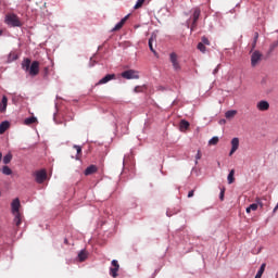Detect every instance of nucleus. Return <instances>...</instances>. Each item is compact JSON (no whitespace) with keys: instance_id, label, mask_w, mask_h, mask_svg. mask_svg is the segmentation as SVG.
Segmentation results:
<instances>
[{"instance_id":"f257e3e1","label":"nucleus","mask_w":278,"mask_h":278,"mask_svg":"<svg viewBox=\"0 0 278 278\" xmlns=\"http://www.w3.org/2000/svg\"><path fill=\"white\" fill-rule=\"evenodd\" d=\"M5 25L9 27H23V22H21V17L14 13H8L4 17Z\"/></svg>"},{"instance_id":"f03ea898","label":"nucleus","mask_w":278,"mask_h":278,"mask_svg":"<svg viewBox=\"0 0 278 278\" xmlns=\"http://www.w3.org/2000/svg\"><path fill=\"white\" fill-rule=\"evenodd\" d=\"M169 61L172 63L174 71H176V73H179V71H181V64H179V59L177 56V53L172 52L169 54Z\"/></svg>"},{"instance_id":"7ed1b4c3","label":"nucleus","mask_w":278,"mask_h":278,"mask_svg":"<svg viewBox=\"0 0 278 278\" xmlns=\"http://www.w3.org/2000/svg\"><path fill=\"white\" fill-rule=\"evenodd\" d=\"M27 73L30 75V77H36V75L40 73V62L38 61L31 62Z\"/></svg>"},{"instance_id":"20e7f679","label":"nucleus","mask_w":278,"mask_h":278,"mask_svg":"<svg viewBox=\"0 0 278 278\" xmlns=\"http://www.w3.org/2000/svg\"><path fill=\"white\" fill-rule=\"evenodd\" d=\"M118 270H121V265L118 264V261L113 260L111 262V267H110V275L113 278L118 277Z\"/></svg>"},{"instance_id":"39448f33","label":"nucleus","mask_w":278,"mask_h":278,"mask_svg":"<svg viewBox=\"0 0 278 278\" xmlns=\"http://www.w3.org/2000/svg\"><path fill=\"white\" fill-rule=\"evenodd\" d=\"M35 180L37 184H45L47 181V170L40 169L35 173Z\"/></svg>"},{"instance_id":"423d86ee","label":"nucleus","mask_w":278,"mask_h":278,"mask_svg":"<svg viewBox=\"0 0 278 278\" xmlns=\"http://www.w3.org/2000/svg\"><path fill=\"white\" fill-rule=\"evenodd\" d=\"M200 16H201V9L195 8L192 15L191 31H194V29H197V22L199 21Z\"/></svg>"},{"instance_id":"0eeeda50","label":"nucleus","mask_w":278,"mask_h":278,"mask_svg":"<svg viewBox=\"0 0 278 278\" xmlns=\"http://www.w3.org/2000/svg\"><path fill=\"white\" fill-rule=\"evenodd\" d=\"M261 61H262V54L257 50L254 51L251 55V65L255 67L257 66V64H260Z\"/></svg>"},{"instance_id":"6e6552de","label":"nucleus","mask_w":278,"mask_h":278,"mask_svg":"<svg viewBox=\"0 0 278 278\" xmlns=\"http://www.w3.org/2000/svg\"><path fill=\"white\" fill-rule=\"evenodd\" d=\"M122 77L124 79H138V73L134 70H128L122 73Z\"/></svg>"},{"instance_id":"1a4fd4ad","label":"nucleus","mask_w":278,"mask_h":278,"mask_svg":"<svg viewBox=\"0 0 278 278\" xmlns=\"http://www.w3.org/2000/svg\"><path fill=\"white\" fill-rule=\"evenodd\" d=\"M256 109L260 112H268V110H270V103H268V101L266 100H261L260 102H257Z\"/></svg>"},{"instance_id":"9d476101","label":"nucleus","mask_w":278,"mask_h":278,"mask_svg":"<svg viewBox=\"0 0 278 278\" xmlns=\"http://www.w3.org/2000/svg\"><path fill=\"white\" fill-rule=\"evenodd\" d=\"M12 214H21V200L18 198L14 199L11 203Z\"/></svg>"},{"instance_id":"9b49d317","label":"nucleus","mask_w":278,"mask_h":278,"mask_svg":"<svg viewBox=\"0 0 278 278\" xmlns=\"http://www.w3.org/2000/svg\"><path fill=\"white\" fill-rule=\"evenodd\" d=\"M239 147H240V139H238L237 137L232 138L231 150L229 152V155L230 156L233 155L238 151Z\"/></svg>"},{"instance_id":"f8f14e48","label":"nucleus","mask_w":278,"mask_h":278,"mask_svg":"<svg viewBox=\"0 0 278 278\" xmlns=\"http://www.w3.org/2000/svg\"><path fill=\"white\" fill-rule=\"evenodd\" d=\"M112 79H116V75L115 74H108L106 76H104L103 78H101L98 83V86H101L103 84H108L109 81H112Z\"/></svg>"},{"instance_id":"ddd939ff","label":"nucleus","mask_w":278,"mask_h":278,"mask_svg":"<svg viewBox=\"0 0 278 278\" xmlns=\"http://www.w3.org/2000/svg\"><path fill=\"white\" fill-rule=\"evenodd\" d=\"M127 18H129V15H126L124 18H122L121 22L117 23L114 28H112V31H118L123 29V25L127 23Z\"/></svg>"},{"instance_id":"4468645a","label":"nucleus","mask_w":278,"mask_h":278,"mask_svg":"<svg viewBox=\"0 0 278 278\" xmlns=\"http://www.w3.org/2000/svg\"><path fill=\"white\" fill-rule=\"evenodd\" d=\"M97 170H99V167H97V165H90L85 169V175L86 177H88L89 175H94Z\"/></svg>"},{"instance_id":"2eb2a0df","label":"nucleus","mask_w":278,"mask_h":278,"mask_svg":"<svg viewBox=\"0 0 278 278\" xmlns=\"http://www.w3.org/2000/svg\"><path fill=\"white\" fill-rule=\"evenodd\" d=\"M8 110V97L3 96L0 102V112L3 113Z\"/></svg>"},{"instance_id":"dca6fc26","label":"nucleus","mask_w":278,"mask_h":278,"mask_svg":"<svg viewBox=\"0 0 278 278\" xmlns=\"http://www.w3.org/2000/svg\"><path fill=\"white\" fill-rule=\"evenodd\" d=\"M179 127H180V131H188V129H190V122L186 119H181Z\"/></svg>"},{"instance_id":"f3484780","label":"nucleus","mask_w":278,"mask_h":278,"mask_svg":"<svg viewBox=\"0 0 278 278\" xmlns=\"http://www.w3.org/2000/svg\"><path fill=\"white\" fill-rule=\"evenodd\" d=\"M31 66V60L30 59H24L22 62V68L26 73L29 71V67Z\"/></svg>"},{"instance_id":"a211bd4d","label":"nucleus","mask_w":278,"mask_h":278,"mask_svg":"<svg viewBox=\"0 0 278 278\" xmlns=\"http://www.w3.org/2000/svg\"><path fill=\"white\" fill-rule=\"evenodd\" d=\"M16 60H18V54H16V52H10L7 63L12 64V62H16Z\"/></svg>"},{"instance_id":"6ab92c4d","label":"nucleus","mask_w":278,"mask_h":278,"mask_svg":"<svg viewBox=\"0 0 278 278\" xmlns=\"http://www.w3.org/2000/svg\"><path fill=\"white\" fill-rule=\"evenodd\" d=\"M10 129V122H2L0 124V134H5Z\"/></svg>"},{"instance_id":"aec40b11","label":"nucleus","mask_w":278,"mask_h":278,"mask_svg":"<svg viewBox=\"0 0 278 278\" xmlns=\"http://www.w3.org/2000/svg\"><path fill=\"white\" fill-rule=\"evenodd\" d=\"M78 260L79 262H86V260H88V252L86 250H81L78 253Z\"/></svg>"},{"instance_id":"412c9836","label":"nucleus","mask_w":278,"mask_h":278,"mask_svg":"<svg viewBox=\"0 0 278 278\" xmlns=\"http://www.w3.org/2000/svg\"><path fill=\"white\" fill-rule=\"evenodd\" d=\"M257 203H253L247 207L245 212L247 214H251V212H257Z\"/></svg>"},{"instance_id":"4be33fe9","label":"nucleus","mask_w":278,"mask_h":278,"mask_svg":"<svg viewBox=\"0 0 278 278\" xmlns=\"http://www.w3.org/2000/svg\"><path fill=\"white\" fill-rule=\"evenodd\" d=\"M14 215V224L16 227H21L22 218H21V213H13Z\"/></svg>"},{"instance_id":"5701e85b","label":"nucleus","mask_w":278,"mask_h":278,"mask_svg":"<svg viewBox=\"0 0 278 278\" xmlns=\"http://www.w3.org/2000/svg\"><path fill=\"white\" fill-rule=\"evenodd\" d=\"M34 123H38V118L31 116V117H27L24 121V125H34Z\"/></svg>"},{"instance_id":"b1692460","label":"nucleus","mask_w":278,"mask_h":278,"mask_svg":"<svg viewBox=\"0 0 278 278\" xmlns=\"http://www.w3.org/2000/svg\"><path fill=\"white\" fill-rule=\"evenodd\" d=\"M264 270H266V265H265V263H263V264L261 265V267H260V269H258V271H257L255 278H262V276L264 275Z\"/></svg>"},{"instance_id":"393cba45","label":"nucleus","mask_w":278,"mask_h":278,"mask_svg":"<svg viewBox=\"0 0 278 278\" xmlns=\"http://www.w3.org/2000/svg\"><path fill=\"white\" fill-rule=\"evenodd\" d=\"M233 175H236V170L231 169L228 174V184H233V181H236V178L233 177Z\"/></svg>"},{"instance_id":"a878e982","label":"nucleus","mask_w":278,"mask_h":278,"mask_svg":"<svg viewBox=\"0 0 278 278\" xmlns=\"http://www.w3.org/2000/svg\"><path fill=\"white\" fill-rule=\"evenodd\" d=\"M237 114H238V111H236V110L227 111L225 113V117L226 118H233V116H236Z\"/></svg>"},{"instance_id":"bb28decb","label":"nucleus","mask_w":278,"mask_h":278,"mask_svg":"<svg viewBox=\"0 0 278 278\" xmlns=\"http://www.w3.org/2000/svg\"><path fill=\"white\" fill-rule=\"evenodd\" d=\"M12 162V153H8L3 156V164H10Z\"/></svg>"},{"instance_id":"cd10ccee","label":"nucleus","mask_w":278,"mask_h":278,"mask_svg":"<svg viewBox=\"0 0 278 278\" xmlns=\"http://www.w3.org/2000/svg\"><path fill=\"white\" fill-rule=\"evenodd\" d=\"M149 49L150 51H152V53H154V55H157V52L155 51V49H153V37L149 39Z\"/></svg>"},{"instance_id":"c85d7f7f","label":"nucleus","mask_w":278,"mask_h":278,"mask_svg":"<svg viewBox=\"0 0 278 278\" xmlns=\"http://www.w3.org/2000/svg\"><path fill=\"white\" fill-rule=\"evenodd\" d=\"M2 173L3 175H12V169L8 165H4L2 167Z\"/></svg>"},{"instance_id":"c756f323","label":"nucleus","mask_w":278,"mask_h":278,"mask_svg":"<svg viewBox=\"0 0 278 278\" xmlns=\"http://www.w3.org/2000/svg\"><path fill=\"white\" fill-rule=\"evenodd\" d=\"M73 149H75V150L77 151L76 160H79V155H81V147L75 144V146L73 147Z\"/></svg>"},{"instance_id":"7c9ffc66","label":"nucleus","mask_w":278,"mask_h":278,"mask_svg":"<svg viewBox=\"0 0 278 278\" xmlns=\"http://www.w3.org/2000/svg\"><path fill=\"white\" fill-rule=\"evenodd\" d=\"M198 49L201 51V53H205L206 51L205 45L203 42L198 43Z\"/></svg>"},{"instance_id":"2f4dec72","label":"nucleus","mask_w":278,"mask_h":278,"mask_svg":"<svg viewBox=\"0 0 278 278\" xmlns=\"http://www.w3.org/2000/svg\"><path fill=\"white\" fill-rule=\"evenodd\" d=\"M146 0H137V3L135 4V10H140V7L144 4Z\"/></svg>"},{"instance_id":"473e14b6","label":"nucleus","mask_w":278,"mask_h":278,"mask_svg":"<svg viewBox=\"0 0 278 278\" xmlns=\"http://www.w3.org/2000/svg\"><path fill=\"white\" fill-rule=\"evenodd\" d=\"M201 157H203V154L201 153V150H198L195 154V164H199V160H201Z\"/></svg>"},{"instance_id":"72a5a7b5","label":"nucleus","mask_w":278,"mask_h":278,"mask_svg":"<svg viewBox=\"0 0 278 278\" xmlns=\"http://www.w3.org/2000/svg\"><path fill=\"white\" fill-rule=\"evenodd\" d=\"M217 142H218V137H213V138L208 141V144H211V146H216Z\"/></svg>"},{"instance_id":"f704fd0d","label":"nucleus","mask_w":278,"mask_h":278,"mask_svg":"<svg viewBox=\"0 0 278 278\" xmlns=\"http://www.w3.org/2000/svg\"><path fill=\"white\" fill-rule=\"evenodd\" d=\"M202 45H206L207 47H210V39H207V37H202Z\"/></svg>"},{"instance_id":"c9c22d12","label":"nucleus","mask_w":278,"mask_h":278,"mask_svg":"<svg viewBox=\"0 0 278 278\" xmlns=\"http://www.w3.org/2000/svg\"><path fill=\"white\" fill-rule=\"evenodd\" d=\"M219 199H220V201H224V199H225V189H223V190L220 191V193H219Z\"/></svg>"},{"instance_id":"e433bc0d","label":"nucleus","mask_w":278,"mask_h":278,"mask_svg":"<svg viewBox=\"0 0 278 278\" xmlns=\"http://www.w3.org/2000/svg\"><path fill=\"white\" fill-rule=\"evenodd\" d=\"M256 204H257L260 207H264V203H262V200H260V198L256 199Z\"/></svg>"},{"instance_id":"4c0bfd02","label":"nucleus","mask_w":278,"mask_h":278,"mask_svg":"<svg viewBox=\"0 0 278 278\" xmlns=\"http://www.w3.org/2000/svg\"><path fill=\"white\" fill-rule=\"evenodd\" d=\"M194 197V190L189 191L188 199H192Z\"/></svg>"},{"instance_id":"58836bf2","label":"nucleus","mask_w":278,"mask_h":278,"mask_svg":"<svg viewBox=\"0 0 278 278\" xmlns=\"http://www.w3.org/2000/svg\"><path fill=\"white\" fill-rule=\"evenodd\" d=\"M260 38V34L258 33H255L254 34V42H257V39Z\"/></svg>"},{"instance_id":"ea45409f","label":"nucleus","mask_w":278,"mask_h":278,"mask_svg":"<svg viewBox=\"0 0 278 278\" xmlns=\"http://www.w3.org/2000/svg\"><path fill=\"white\" fill-rule=\"evenodd\" d=\"M45 75H49V67H45Z\"/></svg>"},{"instance_id":"a19ab883","label":"nucleus","mask_w":278,"mask_h":278,"mask_svg":"<svg viewBox=\"0 0 278 278\" xmlns=\"http://www.w3.org/2000/svg\"><path fill=\"white\" fill-rule=\"evenodd\" d=\"M256 46H257V42H256V41H253V43H252V49H255Z\"/></svg>"},{"instance_id":"79ce46f5","label":"nucleus","mask_w":278,"mask_h":278,"mask_svg":"<svg viewBox=\"0 0 278 278\" xmlns=\"http://www.w3.org/2000/svg\"><path fill=\"white\" fill-rule=\"evenodd\" d=\"M135 92H140V87H136Z\"/></svg>"},{"instance_id":"37998d69","label":"nucleus","mask_w":278,"mask_h":278,"mask_svg":"<svg viewBox=\"0 0 278 278\" xmlns=\"http://www.w3.org/2000/svg\"><path fill=\"white\" fill-rule=\"evenodd\" d=\"M3 160V154L0 152V162Z\"/></svg>"},{"instance_id":"c03bdc74","label":"nucleus","mask_w":278,"mask_h":278,"mask_svg":"<svg viewBox=\"0 0 278 278\" xmlns=\"http://www.w3.org/2000/svg\"><path fill=\"white\" fill-rule=\"evenodd\" d=\"M64 243H65V244H68V239H64Z\"/></svg>"},{"instance_id":"a18cd8bd","label":"nucleus","mask_w":278,"mask_h":278,"mask_svg":"<svg viewBox=\"0 0 278 278\" xmlns=\"http://www.w3.org/2000/svg\"><path fill=\"white\" fill-rule=\"evenodd\" d=\"M277 210H278V207H277V206H275V207H274V214H275V212H277Z\"/></svg>"},{"instance_id":"49530a36","label":"nucleus","mask_w":278,"mask_h":278,"mask_svg":"<svg viewBox=\"0 0 278 278\" xmlns=\"http://www.w3.org/2000/svg\"><path fill=\"white\" fill-rule=\"evenodd\" d=\"M3 35V30H0V36H2Z\"/></svg>"}]
</instances>
